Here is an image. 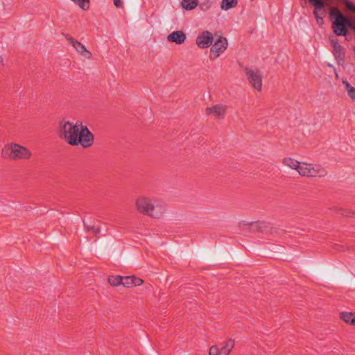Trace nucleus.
Masks as SVG:
<instances>
[{
  "mask_svg": "<svg viewBox=\"0 0 355 355\" xmlns=\"http://www.w3.org/2000/svg\"><path fill=\"white\" fill-rule=\"evenodd\" d=\"M329 15L332 19V29L337 36H345L351 28L355 32V23L353 24L336 7H331Z\"/></svg>",
  "mask_w": 355,
  "mask_h": 355,
  "instance_id": "f257e3e1",
  "label": "nucleus"
},
{
  "mask_svg": "<svg viewBox=\"0 0 355 355\" xmlns=\"http://www.w3.org/2000/svg\"><path fill=\"white\" fill-rule=\"evenodd\" d=\"M241 228L246 232H268L266 230L268 223H241Z\"/></svg>",
  "mask_w": 355,
  "mask_h": 355,
  "instance_id": "9b49d317",
  "label": "nucleus"
},
{
  "mask_svg": "<svg viewBox=\"0 0 355 355\" xmlns=\"http://www.w3.org/2000/svg\"><path fill=\"white\" fill-rule=\"evenodd\" d=\"M234 345V340L230 338L219 345L211 346L209 349V355H229Z\"/></svg>",
  "mask_w": 355,
  "mask_h": 355,
  "instance_id": "423d86ee",
  "label": "nucleus"
},
{
  "mask_svg": "<svg viewBox=\"0 0 355 355\" xmlns=\"http://www.w3.org/2000/svg\"><path fill=\"white\" fill-rule=\"evenodd\" d=\"M247 75L252 87L259 92L261 91L263 87V78L261 72L249 69L247 71Z\"/></svg>",
  "mask_w": 355,
  "mask_h": 355,
  "instance_id": "6e6552de",
  "label": "nucleus"
},
{
  "mask_svg": "<svg viewBox=\"0 0 355 355\" xmlns=\"http://www.w3.org/2000/svg\"><path fill=\"white\" fill-rule=\"evenodd\" d=\"M284 164L288 168L293 169V170H297L298 171L299 168L300 167L301 161L297 160L293 157H286L284 159Z\"/></svg>",
  "mask_w": 355,
  "mask_h": 355,
  "instance_id": "4468645a",
  "label": "nucleus"
},
{
  "mask_svg": "<svg viewBox=\"0 0 355 355\" xmlns=\"http://www.w3.org/2000/svg\"><path fill=\"white\" fill-rule=\"evenodd\" d=\"M314 15H315L316 17V19H317V21L318 23H322V17H320L318 15V13L316 11H314Z\"/></svg>",
  "mask_w": 355,
  "mask_h": 355,
  "instance_id": "bb28decb",
  "label": "nucleus"
},
{
  "mask_svg": "<svg viewBox=\"0 0 355 355\" xmlns=\"http://www.w3.org/2000/svg\"><path fill=\"white\" fill-rule=\"evenodd\" d=\"M340 318L347 324L355 326V313L352 312H342Z\"/></svg>",
  "mask_w": 355,
  "mask_h": 355,
  "instance_id": "dca6fc26",
  "label": "nucleus"
},
{
  "mask_svg": "<svg viewBox=\"0 0 355 355\" xmlns=\"http://www.w3.org/2000/svg\"><path fill=\"white\" fill-rule=\"evenodd\" d=\"M168 40L176 44H182L186 40V35L183 31H175L168 36Z\"/></svg>",
  "mask_w": 355,
  "mask_h": 355,
  "instance_id": "ddd939ff",
  "label": "nucleus"
},
{
  "mask_svg": "<svg viewBox=\"0 0 355 355\" xmlns=\"http://www.w3.org/2000/svg\"><path fill=\"white\" fill-rule=\"evenodd\" d=\"M227 40L225 37L220 36L211 48V51L216 57H218L227 49Z\"/></svg>",
  "mask_w": 355,
  "mask_h": 355,
  "instance_id": "9d476101",
  "label": "nucleus"
},
{
  "mask_svg": "<svg viewBox=\"0 0 355 355\" xmlns=\"http://www.w3.org/2000/svg\"><path fill=\"white\" fill-rule=\"evenodd\" d=\"M135 207L139 211L148 216H152L155 209L154 202L146 197L137 198L135 201Z\"/></svg>",
  "mask_w": 355,
  "mask_h": 355,
  "instance_id": "0eeeda50",
  "label": "nucleus"
},
{
  "mask_svg": "<svg viewBox=\"0 0 355 355\" xmlns=\"http://www.w3.org/2000/svg\"><path fill=\"white\" fill-rule=\"evenodd\" d=\"M82 124L78 121H63L60 126V137L69 145H73L78 136V131Z\"/></svg>",
  "mask_w": 355,
  "mask_h": 355,
  "instance_id": "f03ea898",
  "label": "nucleus"
},
{
  "mask_svg": "<svg viewBox=\"0 0 355 355\" xmlns=\"http://www.w3.org/2000/svg\"><path fill=\"white\" fill-rule=\"evenodd\" d=\"M198 0H182V7L188 10H193L198 6Z\"/></svg>",
  "mask_w": 355,
  "mask_h": 355,
  "instance_id": "f3484780",
  "label": "nucleus"
},
{
  "mask_svg": "<svg viewBox=\"0 0 355 355\" xmlns=\"http://www.w3.org/2000/svg\"><path fill=\"white\" fill-rule=\"evenodd\" d=\"M132 277H123L122 285L129 287L132 285Z\"/></svg>",
  "mask_w": 355,
  "mask_h": 355,
  "instance_id": "b1692460",
  "label": "nucleus"
},
{
  "mask_svg": "<svg viewBox=\"0 0 355 355\" xmlns=\"http://www.w3.org/2000/svg\"><path fill=\"white\" fill-rule=\"evenodd\" d=\"M114 3L116 7L119 8L122 5L121 0H114Z\"/></svg>",
  "mask_w": 355,
  "mask_h": 355,
  "instance_id": "a878e982",
  "label": "nucleus"
},
{
  "mask_svg": "<svg viewBox=\"0 0 355 355\" xmlns=\"http://www.w3.org/2000/svg\"><path fill=\"white\" fill-rule=\"evenodd\" d=\"M343 83L345 86V88L349 95V96L353 100L355 101V86L351 85L348 81L343 80Z\"/></svg>",
  "mask_w": 355,
  "mask_h": 355,
  "instance_id": "a211bd4d",
  "label": "nucleus"
},
{
  "mask_svg": "<svg viewBox=\"0 0 355 355\" xmlns=\"http://www.w3.org/2000/svg\"><path fill=\"white\" fill-rule=\"evenodd\" d=\"M132 280H133L132 285H134V286H140L143 283L142 279H141L140 278L135 277L134 276H132Z\"/></svg>",
  "mask_w": 355,
  "mask_h": 355,
  "instance_id": "393cba45",
  "label": "nucleus"
},
{
  "mask_svg": "<svg viewBox=\"0 0 355 355\" xmlns=\"http://www.w3.org/2000/svg\"><path fill=\"white\" fill-rule=\"evenodd\" d=\"M214 41L212 34L207 31L202 32L196 37V44L200 49H207L209 47Z\"/></svg>",
  "mask_w": 355,
  "mask_h": 355,
  "instance_id": "1a4fd4ad",
  "label": "nucleus"
},
{
  "mask_svg": "<svg viewBox=\"0 0 355 355\" xmlns=\"http://www.w3.org/2000/svg\"><path fill=\"white\" fill-rule=\"evenodd\" d=\"M334 46L337 51H340L342 49L341 46L337 42H335L334 44Z\"/></svg>",
  "mask_w": 355,
  "mask_h": 355,
  "instance_id": "cd10ccee",
  "label": "nucleus"
},
{
  "mask_svg": "<svg viewBox=\"0 0 355 355\" xmlns=\"http://www.w3.org/2000/svg\"><path fill=\"white\" fill-rule=\"evenodd\" d=\"M227 107L223 104H215L206 108L207 114H214L217 116L223 115L226 111Z\"/></svg>",
  "mask_w": 355,
  "mask_h": 355,
  "instance_id": "f8f14e48",
  "label": "nucleus"
},
{
  "mask_svg": "<svg viewBox=\"0 0 355 355\" xmlns=\"http://www.w3.org/2000/svg\"><path fill=\"white\" fill-rule=\"evenodd\" d=\"M237 4L236 0H223L220 4L222 10H227Z\"/></svg>",
  "mask_w": 355,
  "mask_h": 355,
  "instance_id": "6ab92c4d",
  "label": "nucleus"
},
{
  "mask_svg": "<svg viewBox=\"0 0 355 355\" xmlns=\"http://www.w3.org/2000/svg\"><path fill=\"white\" fill-rule=\"evenodd\" d=\"M345 5L347 10L355 12V4L349 0H342Z\"/></svg>",
  "mask_w": 355,
  "mask_h": 355,
  "instance_id": "5701e85b",
  "label": "nucleus"
},
{
  "mask_svg": "<svg viewBox=\"0 0 355 355\" xmlns=\"http://www.w3.org/2000/svg\"><path fill=\"white\" fill-rule=\"evenodd\" d=\"M298 173L303 177L314 178L320 174V169L309 160H302Z\"/></svg>",
  "mask_w": 355,
  "mask_h": 355,
  "instance_id": "39448f33",
  "label": "nucleus"
},
{
  "mask_svg": "<svg viewBox=\"0 0 355 355\" xmlns=\"http://www.w3.org/2000/svg\"><path fill=\"white\" fill-rule=\"evenodd\" d=\"M78 136L75 141H73V144L72 146H78L80 145L83 148L90 147L94 141V137L93 134L89 131L88 128L83 123L78 131Z\"/></svg>",
  "mask_w": 355,
  "mask_h": 355,
  "instance_id": "7ed1b4c3",
  "label": "nucleus"
},
{
  "mask_svg": "<svg viewBox=\"0 0 355 355\" xmlns=\"http://www.w3.org/2000/svg\"><path fill=\"white\" fill-rule=\"evenodd\" d=\"M309 2L318 9L323 8L325 5L324 0H309Z\"/></svg>",
  "mask_w": 355,
  "mask_h": 355,
  "instance_id": "4be33fe9",
  "label": "nucleus"
},
{
  "mask_svg": "<svg viewBox=\"0 0 355 355\" xmlns=\"http://www.w3.org/2000/svg\"><path fill=\"white\" fill-rule=\"evenodd\" d=\"M73 46L74 49L82 55H86L89 54V51L86 49L85 46L83 45L81 43L76 42L73 43Z\"/></svg>",
  "mask_w": 355,
  "mask_h": 355,
  "instance_id": "412c9836",
  "label": "nucleus"
},
{
  "mask_svg": "<svg viewBox=\"0 0 355 355\" xmlns=\"http://www.w3.org/2000/svg\"><path fill=\"white\" fill-rule=\"evenodd\" d=\"M123 277L116 275V276H110L108 278V282L111 286H117L120 284H122Z\"/></svg>",
  "mask_w": 355,
  "mask_h": 355,
  "instance_id": "aec40b11",
  "label": "nucleus"
},
{
  "mask_svg": "<svg viewBox=\"0 0 355 355\" xmlns=\"http://www.w3.org/2000/svg\"><path fill=\"white\" fill-rule=\"evenodd\" d=\"M7 146L10 152V156L13 159H26L31 156V153L28 148L16 142H10Z\"/></svg>",
  "mask_w": 355,
  "mask_h": 355,
  "instance_id": "20e7f679",
  "label": "nucleus"
},
{
  "mask_svg": "<svg viewBox=\"0 0 355 355\" xmlns=\"http://www.w3.org/2000/svg\"><path fill=\"white\" fill-rule=\"evenodd\" d=\"M85 227L87 232L94 236L103 235L101 234V229L99 223H85Z\"/></svg>",
  "mask_w": 355,
  "mask_h": 355,
  "instance_id": "2eb2a0df",
  "label": "nucleus"
}]
</instances>
